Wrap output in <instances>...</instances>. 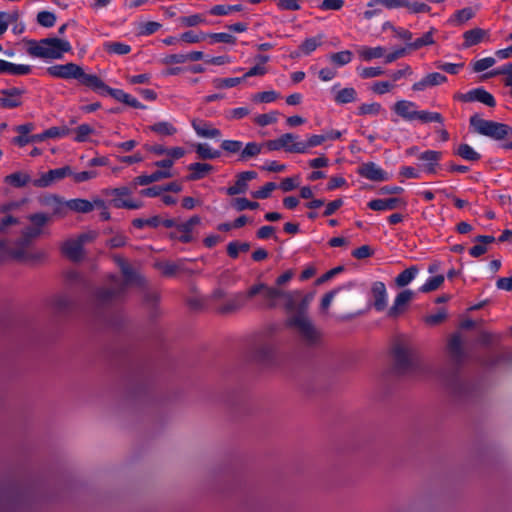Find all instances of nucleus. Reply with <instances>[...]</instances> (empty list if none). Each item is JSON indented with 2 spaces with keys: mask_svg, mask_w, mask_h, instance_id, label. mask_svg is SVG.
I'll return each instance as SVG.
<instances>
[{
  "mask_svg": "<svg viewBox=\"0 0 512 512\" xmlns=\"http://www.w3.org/2000/svg\"><path fill=\"white\" fill-rule=\"evenodd\" d=\"M172 173L170 170H157L150 175H140L134 178V185H149L151 183L160 181L162 179L171 178Z\"/></svg>",
  "mask_w": 512,
  "mask_h": 512,
  "instance_id": "28",
  "label": "nucleus"
},
{
  "mask_svg": "<svg viewBox=\"0 0 512 512\" xmlns=\"http://www.w3.org/2000/svg\"><path fill=\"white\" fill-rule=\"evenodd\" d=\"M320 45L321 36H318L305 39L299 48L304 54L309 55L311 52L316 50Z\"/></svg>",
  "mask_w": 512,
  "mask_h": 512,
  "instance_id": "61",
  "label": "nucleus"
},
{
  "mask_svg": "<svg viewBox=\"0 0 512 512\" xmlns=\"http://www.w3.org/2000/svg\"><path fill=\"white\" fill-rule=\"evenodd\" d=\"M444 276L443 275H436L432 278H430L424 285H422L419 289L422 293H429L432 291H435L439 289L442 284L444 283Z\"/></svg>",
  "mask_w": 512,
  "mask_h": 512,
  "instance_id": "50",
  "label": "nucleus"
},
{
  "mask_svg": "<svg viewBox=\"0 0 512 512\" xmlns=\"http://www.w3.org/2000/svg\"><path fill=\"white\" fill-rule=\"evenodd\" d=\"M243 82L242 77H235V78H215L213 80V85L216 89H223V88H232L240 83Z\"/></svg>",
  "mask_w": 512,
  "mask_h": 512,
  "instance_id": "52",
  "label": "nucleus"
},
{
  "mask_svg": "<svg viewBox=\"0 0 512 512\" xmlns=\"http://www.w3.org/2000/svg\"><path fill=\"white\" fill-rule=\"evenodd\" d=\"M274 357V348L272 345L264 343L255 348L254 359L261 364H269Z\"/></svg>",
  "mask_w": 512,
  "mask_h": 512,
  "instance_id": "31",
  "label": "nucleus"
},
{
  "mask_svg": "<svg viewBox=\"0 0 512 512\" xmlns=\"http://www.w3.org/2000/svg\"><path fill=\"white\" fill-rule=\"evenodd\" d=\"M474 17V11L472 8L467 7L461 10H458L453 17L449 19V23L461 26L464 23H466L468 20L472 19Z\"/></svg>",
  "mask_w": 512,
  "mask_h": 512,
  "instance_id": "44",
  "label": "nucleus"
},
{
  "mask_svg": "<svg viewBox=\"0 0 512 512\" xmlns=\"http://www.w3.org/2000/svg\"><path fill=\"white\" fill-rule=\"evenodd\" d=\"M352 56L353 54L351 51L345 50L331 54L330 60L338 66H343L351 62Z\"/></svg>",
  "mask_w": 512,
  "mask_h": 512,
  "instance_id": "59",
  "label": "nucleus"
},
{
  "mask_svg": "<svg viewBox=\"0 0 512 512\" xmlns=\"http://www.w3.org/2000/svg\"><path fill=\"white\" fill-rule=\"evenodd\" d=\"M448 387L454 400L461 403L472 402L481 394V389L478 384L459 377H453L449 381Z\"/></svg>",
  "mask_w": 512,
  "mask_h": 512,
  "instance_id": "7",
  "label": "nucleus"
},
{
  "mask_svg": "<svg viewBox=\"0 0 512 512\" xmlns=\"http://www.w3.org/2000/svg\"><path fill=\"white\" fill-rule=\"evenodd\" d=\"M512 363V351L505 350L498 354H489L485 356L481 364L484 367H495L499 364H509Z\"/></svg>",
  "mask_w": 512,
  "mask_h": 512,
  "instance_id": "24",
  "label": "nucleus"
},
{
  "mask_svg": "<svg viewBox=\"0 0 512 512\" xmlns=\"http://www.w3.org/2000/svg\"><path fill=\"white\" fill-rule=\"evenodd\" d=\"M442 157L439 151L428 150L419 155V160L427 162L425 170L428 173H436V166Z\"/></svg>",
  "mask_w": 512,
  "mask_h": 512,
  "instance_id": "32",
  "label": "nucleus"
},
{
  "mask_svg": "<svg viewBox=\"0 0 512 512\" xmlns=\"http://www.w3.org/2000/svg\"><path fill=\"white\" fill-rule=\"evenodd\" d=\"M192 126L196 133L201 137L217 138L221 135L219 129L210 127V125L203 120L194 119L192 121Z\"/></svg>",
  "mask_w": 512,
  "mask_h": 512,
  "instance_id": "30",
  "label": "nucleus"
},
{
  "mask_svg": "<svg viewBox=\"0 0 512 512\" xmlns=\"http://www.w3.org/2000/svg\"><path fill=\"white\" fill-rule=\"evenodd\" d=\"M246 299H248L247 293L246 294L238 293L232 299H230L225 304L220 306L217 309V311L219 314H222V315H228V314L235 313L244 307Z\"/></svg>",
  "mask_w": 512,
  "mask_h": 512,
  "instance_id": "23",
  "label": "nucleus"
},
{
  "mask_svg": "<svg viewBox=\"0 0 512 512\" xmlns=\"http://www.w3.org/2000/svg\"><path fill=\"white\" fill-rule=\"evenodd\" d=\"M124 281H121V284H125V289L127 286L136 285V286H144L145 279L138 274L131 266L126 268L124 271L121 272Z\"/></svg>",
  "mask_w": 512,
  "mask_h": 512,
  "instance_id": "39",
  "label": "nucleus"
},
{
  "mask_svg": "<svg viewBox=\"0 0 512 512\" xmlns=\"http://www.w3.org/2000/svg\"><path fill=\"white\" fill-rule=\"evenodd\" d=\"M356 97H357L356 90L352 87H348V88H343V89L339 90L336 93L334 100L338 104H348V103L354 102L356 100Z\"/></svg>",
  "mask_w": 512,
  "mask_h": 512,
  "instance_id": "43",
  "label": "nucleus"
},
{
  "mask_svg": "<svg viewBox=\"0 0 512 512\" xmlns=\"http://www.w3.org/2000/svg\"><path fill=\"white\" fill-rule=\"evenodd\" d=\"M256 295L263 297L266 308L273 309L277 306V300L280 299L282 295H285V291L280 288L270 287L265 283H258L251 286L247 291V298L249 299Z\"/></svg>",
  "mask_w": 512,
  "mask_h": 512,
  "instance_id": "8",
  "label": "nucleus"
},
{
  "mask_svg": "<svg viewBox=\"0 0 512 512\" xmlns=\"http://www.w3.org/2000/svg\"><path fill=\"white\" fill-rule=\"evenodd\" d=\"M455 153L468 161H478L481 158L480 154L474 151L468 144H460Z\"/></svg>",
  "mask_w": 512,
  "mask_h": 512,
  "instance_id": "46",
  "label": "nucleus"
},
{
  "mask_svg": "<svg viewBox=\"0 0 512 512\" xmlns=\"http://www.w3.org/2000/svg\"><path fill=\"white\" fill-rule=\"evenodd\" d=\"M418 271H419V269L417 266H411V267L405 269L395 278V284L398 287L407 286L415 278Z\"/></svg>",
  "mask_w": 512,
  "mask_h": 512,
  "instance_id": "41",
  "label": "nucleus"
},
{
  "mask_svg": "<svg viewBox=\"0 0 512 512\" xmlns=\"http://www.w3.org/2000/svg\"><path fill=\"white\" fill-rule=\"evenodd\" d=\"M112 286L98 288L93 295V305L96 309H106L118 303L124 293L125 284L117 276H110Z\"/></svg>",
  "mask_w": 512,
  "mask_h": 512,
  "instance_id": "5",
  "label": "nucleus"
},
{
  "mask_svg": "<svg viewBox=\"0 0 512 512\" xmlns=\"http://www.w3.org/2000/svg\"><path fill=\"white\" fill-rule=\"evenodd\" d=\"M496 63V60L493 57H487L480 60L475 61L472 64V69L475 73L482 72L490 67H492Z\"/></svg>",
  "mask_w": 512,
  "mask_h": 512,
  "instance_id": "64",
  "label": "nucleus"
},
{
  "mask_svg": "<svg viewBox=\"0 0 512 512\" xmlns=\"http://www.w3.org/2000/svg\"><path fill=\"white\" fill-rule=\"evenodd\" d=\"M28 219L32 222L33 226L25 228L23 233L31 240H34L41 234V227L50 221L51 216L45 213H35L31 214Z\"/></svg>",
  "mask_w": 512,
  "mask_h": 512,
  "instance_id": "16",
  "label": "nucleus"
},
{
  "mask_svg": "<svg viewBox=\"0 0 512 512\" xmlns=\"http://www.w3.org/2000/svg\"><path fill=\"white\" fill-rule=\"evenodd\" d=\"M23 496L10 491L0 492V512H19L22 509Z\"/></svg>",
  "mask_w": 512,
  "mask_h": 512,
  "instance_id": "12",
  "label": "nucleus"
},
{
  "mask_svg": "<svg viewBox=\"0 0 512 512\" xmlns=\"http://www.w3.org/2000/svg\"><path fill=\"white\" fill-rule=\"evenodd\" d=\"M353 286V283L349 282L345 286L338 287L337 289L331 290L330 292L326 293L321 300V309L327 310L336 294H338L339 292L343 291L346 288H352Z\"/></svg>",
  "mask_w": 512,
  "mask_h": 512,
  "instance_id": "60",
  "label": "nucleus"
},
{
  "mask_svg": "<svg viewBox=\"0 0 512 512\" xmlns=\"http://www.w3.org/2000/svg\"><path fill=\"white\" fill-rule=\"evenodd\" d=\"M257 177L255 171H244L237 175V179L233 186L227 188L226 192L230 196L245 193L248 189L247 182Z\"/></svg>",
  "mask_w": 512,
  "mask_h": 512,
  "instance_id": "19",
  "label": "nucleus"
},
{
  "mask_svg": "<svg viewBox=\"0 0 512 512\" xmlns=\"http://www.w3.org/2000/svg\"><path fill=\"white\" fill-rule=\"evenodd\" d=\"M414 107V102L400 100L394 104L393 110L398 116L402 117L403 119L412 121L415 120L416 114V110L413 109Z\"/></svg>",
  "mask_w": 512,
  "mask_h": 512,
  "instance_id": "27",
  "label": "nucleus"
},
{
  "mask_svg": "<svg viewBox=\"0 0 512 512\" xmlns=\"http://www.w3.org/2000/svg\"><path fill=\"white\" fill-rule=\"evenodd\" d=\"M104 49L108 53H115V54H119V55H125L131 51V47L129 45L120 43V42L105 43Z\"/></svg>",
  "mask_w": 512,
  "mask_h": 512,
  "instance_id": "55",
  "label": "nucleus"
},
{
  "mask_svg": "<svg viewBox=\"0 0 512 512\" xmlns=\"http://www.w3.org/2000/svg\"><path fill=\"white\" fill-rule=\"evenodd\" d=\"M27 53L32 57L46 59H60L63 53L71 51V45L68 41L56 37L41 39L39 42L29 40Z\"/></svg>",
  "mask_w": 512,
  "mask_h": 512,
  "instance_id": "2",
  "label": "nucleus"
},
{
  "mask_svg": "<svg viewBox=\"0 0 512 512\" xmlns=\"http://www.w3.org/2000/svg\"><path fill=\"white\" fill-rule=\"evenodd\" d=\"M156 267L165 277H174L181 272H186L181 262H159L156 264Z\"/></svg>",
  "mask_w": 512,
  "mask_h": 512,
  "instance_id": "34",
  "label": "nucleus"
},
{
  "mask_svg": "<svg viewBox=\"0 0 512 512\" xmlns=\"http://www.w3.org/2000/svg\"><path fill=\"white\" fill-rule=\"evenodd\" d=\"M72 175L70 166H64L57 169L49 170L43 173L40 178L33 180V185L38 188H46L52 185L54 182L62 180L66 176Z\"/></svg>",
  "mask_w": 512,
  "mask_h": 512,
  "instance_id": "11",
  "label": "nucleus"
},
{
  "mask_svg": "<svg viewBox=\"0 0 512 512\" xmlns=\"http://www.w3.org/2000/svg\"><path fill=\"white\" fill-rule=\"evenodd\" d=\"M367 206L374 211L394 210L404 208L406 202L402 198L392 197L387 199H373L368 202Z\"/></svg>",
  "mask_w": 512,
  "mask_h": 512,
  "instance_id": "20",
  "label": "nucleus"
},
{
  "mask_svg": "<svg viewBox=\"0 0 512 512\" xmlns=\"http://www.w3.org/2000/svg\"><path fill=\"white\" fill-rule=\"evenodd\" d=\"M31 181L30 175L26 172L17 171L5 176L4 182L15 188H22Z\"/></svg>",
  "mask_w": 512,
  "mask_h": 512,
  "instance_id": "37",
  "label": "nucleus"
},
{
  "mask_svg": "<svg viewBox=\"0 0 512 512\" xmlns=\"http://www.w3.org/2000/svg\"><path fill=\"white\" fill-rule=\"evenodd\" d=\"M486 35H487V31H485L481 28H474V29L464 32L463 47L469 48V47L479 44L484 39V37Z\"/></svg>",
  "mask_w": 512,
  "mask_h": 512,
  "instance_id": "33",
  "label": "nucleus"
},
{
  "mask_svg": "<svg viewBox=\"0 0 512 512\" xmlns=\"http://www.w3.org/2000/svg\"><path fill=\"white\" fill-rule=\"evenodd\" d=\"M358 174L371 181H385L389 179L387 173L373 162L362 164L358 168Z\"/></svg>",
  "mask_w": 512,
  "mask_h": 512,
  "instance_id": "21",
  "label": "nucleus"
},
{
  "mask_svg": "<svg viewBox=\"0 0 512 512\" xmlns=\"http://www.w3.org/2000/svg\"><path fill=\"white\" fill-rule=\"evenodd\" d=\"M392 371L398 376H417L429 373L416 347L404 336L397 337L391 346Z\"/></svg>",
  "mask_w": 512,
  "mask_h": 512,
  "instance_id": "1",
  "label": "nucleus"
},
{
  "mask_svg": "<svg viewBox=\"0 0 512 512\" xmlns=\"http://www.w3.org/2000/svg\"><path fill=\"white\" fill-rule=\"evenodd\" d=\"M376 4H381V5L385 6L388 9H393V8H399V7L408 6L409 5V1L408 0H371L368 3V6L369 7H373Z\"/></svg>",
  "mask_w": 512,
  "mask_h": 512,
  "instance_id": "58",
  "label": "nucleus"
},
{
  "mask_svg": "<svg viewBox=\"0 0 512 512\" xmlns=\"http://www.w3.org/2000/svg\"><path fill=\"white\" fill-rule=\"evenodd\" d=\"M326 140L327 137L324 135H312L306 142L294 143L292 150L296 151L297 153H306L309 148L321 145Z\"/></svg>",
  "mask_w": 512,
  "mask_h": 512,
  "instance_id": "35",
  "label": "nucleus"
},
{
  "mask_svg": "<svg viewBox=\"0 0 512 512\" xmlns=\"http://www.w3.org/2000/svg\"><path fill=\"white\" fill-rule=\"evenodd\" d=\"M92 90L99 92L100 94H108L115 100L126 103L129 99V94L125 93L121 89H114L106 85L98 76H96V80L92 85Z\"/></svg>",
  "mask_w": 512,
  "mask_h": 512,
  "instance_id": "17",
  "label": "nucleus"
},
{
  "mask_svg": "<svg viewBox=\"0 0 512 512\" xmlns=\"http://www.w3.org/2000/svg\"><path fill=\"white\" fill-rule=\"evenodd\" d=\"M434 43L432 31H428L422 37L416 39L414 42L408 43L407 47L411 50H418L423 46L432 45Z\"/></svg>",
  "mask_w": 512,
  "mask_h": 512,
  "instance_id": "57",
  "label": "nucleus"
},
{
  "mask_svg": "<svg viewBox=\"0 0 512 512\" xmlns=\"http://www.w3.org/2000/svg\"><path fill=\"white\" fill-rule=\"evenodd\" d=\"M37 22L43 27H52L56 22V15L49 11H41L37 14Z\"/></svg>",
  "mask_w": 512,
  "mask_h": 512,
  "instance_id": "63",
  "label": "nucleus"
},
{
  "mask_svg": "<svg viewBox=\"0 0 512 512\" xmlns=\"http://www.w3.org/2000/svg\"><path fill=\"white\" fill-rule=\"evenodd\" d=\"M32 72L30 65L14 64L0 59V73H8L15 76L28 75Z\"/></svg>",
  "mask_w": 512,
  "mask_h": 512,
  "instance_id": "25",
  "label": "nucleus"
},
{
  "mask_svg": "<svg viewBox=\"0 0 512 512\" xmlns=\"http://www.w3.org/2000/svg\"><path fill=\"white\" fill-rule=\"evenodd\" d=\"M286 326L296 330L301 341L309 347L321 342V331L314 325L307 315H292L286 320Z\"/></svg>",
  "mask_w": 512,
  "mask_h": 512,
  "instance_id": "3",
  "label": "nucleus"
},
{
  "mask_svg": "<svg viewBox=\"0 0 512 512\" xmlns=\"http://www.w3.org/2000/svg\"><path fill=\"white\" fill-rule=\"evenodd\" d=\"M231 206L236 209L237 211H243V210H246V209H257L259 207V203L258 202H252V201H249L247 198H241V197H238V198H234L232 201H231Z\"/></svg>",
  "mask_w": 512,
  "mask_h": 512,
  "instance_id": "51",
  "label": "nucleus"
},
{
  "mask_svg": "<svg viewBox=\"0 0 512 512\" xmlns=\"http://www.w3.org/2000/svg\"><path fill=\"white\" fill-rule=\"evenodd\" d=\"M54 306L57 309V311H59L61 313H65V312L70 311L73 308L74 302L72 301V299L69 296L60 295V296L56 297V299L54 301Z\"/></svg>",
  "mask_w": 512,
  "mask_h": 512,
  "instance_id": "54",
  "label": "nucleus"
},
{
  "mask_svg": "<svg viewBox=\"0 0 512 512\" xmlns=\"http://www.w3.org/2000/svg\"><path fill=\"white\" fill-rule=\"evenodd\" d=\"M372 295L374 298V307L377 311H383L386 308V287L383 282H375L372 286Z\"/></svg>",
  "mask_w": 512,
  "mask_h": 512,
  "instance_id": "29",
  "label": "nucleus"
},
{
  "mask_svg": "<svg viewBox=\"0 0 512 512\" xmlns=\"http://www.w3.org/2000/svg\"><path fill=\"white\" fill-rule=\"evenodd\" d=\"M359 53H360V56L363 58V60L370 61L374 58H380V57L384 56L385 49L380 46L373 47V48H364Z\"/></svg>",
  "mask_w": 512,
  "mask_h": 512,
  "instance_id": "56",
  "label": "nucleus"
},
{
  "mask_svg": "<svg viewBox=\"0 0 512 512\" xmlns=\"http://www.w3.org/2000/svg\"><path fill=\"white\" fill-rule=\"evenodd\" d=\"M8 254L15 260H38L42 259L45 256L44 252H37V253H27L26 248L18 246L15 248H11L8 251Z\"/></svg>",
  "mask_w": 512,
  "mask_h": 512,
  "instance_id": "36",
  "label": "nucleus"
},
{
  "mask_svg": "<svg viewBox=\"0 0 512 512\" xmlns=\"http://www.w3.org/2000/svg\"><path fill=\"white\" fill-rule=\"evenodd\" d=\"M454 99L468 103V102H480L488 107H495L496 101L491 93L483 88H476L468 91L467 93H456Z\"/></svg>",
  "mask_w": 512,
  "mask_h": 512,
  "instance_id": "10",
  "label": "nucleus"
},
{
  "mask_svg": "<svg viewBox=\"0 0 512 512\" xmlns=\"http://www.w3.org/2000/svg\"><path fill=\"white\" fill-rule=\"evenodd\" d=\"M470 125L477 133L490 137L496 141L512 137L511 126L492 120L482 119L478 114L470 117Z\"/></svg>",
  "mask_w": 512,
  "mask_h": 512,
  "instance_id": "4",
  "label": "nucleus"
},
{
  "mask_svg": "<svg viewBox=\"0 0 512 512\" xmlns=\"http://www.w3.org/2000/svg\"><path fill=\"white\" fill-rule=\"evenodd\" d=\"M497 75H507L504 84L505 86L512 87V63H509L501 69L490 71L483 75L484 79L491 78Z\"/></svg>",
  "mask_w": 512,
  "mask_h": 512,
  "instance_id": "45",
  "label": "nucleus"
},
{
  "mask_svg": "<svg viewBox=\"0 0 512 512\" xmlns=\"http://www.w3.org/2000/svg\"><path fill=\"white\" fill-rule=\"evenodd\" d=\"M242 10H243V6L241 4L216 5L210 10V13L212 15L223 16V15L229 14L230 12H240Z\"/></svg>",
  "mask_w": 512,
  "mask_h": 512,
  "instance_id": "53",
  "label": "nucleus"
},
{
  "mask_svg": "<svg viewBox=\"0 0 512 512\" xmlns=\"http://www.w3.org/2000/svg\"><path fill=\"white\" fill-rule=\"evenodd\" d=\"M66 207L78 213H88L94 209V204L86 199H72L66 202Z\"/></svg>",
  "mask_w": 512,
  "mask_h": 512,
  "instance_id": "40",
  "label": "nucleus"
},
{
  "mask_svg": "<svg viewBox=\"0 0 512 512\" xmlns=\"http://www.w3.org/2000/svg\"><path fill=\"white\" fill-rule=\"evenodd\" d=\"M61 252L73 262H80L84 258V248L77 238L65 241L61 246Z\"/></svg>",
  "mask_w": 512,
  "mask_h": 512,
  "instance_id": "15",
  "label": "nucleus"
},
{
  "mask_svg": "<svg viewBox=\"0 0 512 512\" xmlns=\"http://www.w3.org/2000/svg\"><path fill=\"white\" fill-rule=\"evenodd\" d=\"M153 132L162 135H173L176 133V128L168 122H158L150 127Z\"/></svg>",
  "mask_w": 512,
  "mask_h": 512,
  "instance_id": "62",
  "label": "nucleus"
},
{
  "mask_svg": "<svg viewBox=\"0 0 512 512\" xmlns=\"http://www.w3.org/2000/svg\"><path fill=\"white\" fill-rule=\"evenodd\" d=\"M15 130L20 134L19 136L13 138V143L23 147L27 144L31 143L30 136L28 134L34 130V124L33 123H25L22 125H19L15 128Z\"/></svg>",
  "mask_w": 512,
  "mask_h": 512,
  "instance_id": "38",
  "label": "nucleus"
},
{
  "mask_svg": "<svg viewBox=\"0 0 512 512\" xmlns=\"http://www.w3.org/2000/svg\"><path fill=\"white\" fill-rule=\"evenodd\" d=\"M415 119L420 120L423 123H429V122H437L440 124H443V117L438 112H429V111H416Z\"/></svg>",
  "mask_w": 512,
  "mask_h": 512,
  "instance_id": "48",
  "label": "nucleus"
},
{
  "mask_svg": "<svg viewBox=\"0 0 512 512\" xmlns=\"http://www.w3.org/2000/svg\"><path fill=\"white\" fill-rule=\"evenodd\" d=\"M414 292L406 289L400 292L394 301L392 307L388 310V316L391 318H397L402 312L405 311L406 306L413 299Z\"/></svg>",
  "mask_w": 512,
  "mask_h": 512,
  "instance_id": "18",
  "label": "nucleus"
},
{
  "mask_svg": "<svg viewBox=\"0 0 512 512\" xmlns=\"http://www.w3.org/2000/svg\"><path fill=\"white\" fill-rule=\"evenodd\" d=\"M263 146V144H259L256 142L247 143L246 146L240 152L239 160L247 161L250 158L258 156L261 153Z\"/></svg>",
  "mask_w": 512,
  "mask_h": 512,
  "instance_id": "42",
  "label": "nucleus"
},
{
  "mask_svg": "<svg viewBox=\"0 0 512 512\" xmlns=\"http://www.w3.org/2000/svg\"><path fill=\"white\" fill-rule=\"evenodd\" d=\"M47 73L52 77L62 79H77L82 85L92 88L96 76L94 74H87L81 66L75 63H66L53 65L47 68Z\"/></svg>",
  "mask_w": 512,
  "mask_h": 512,
  "instance_id": "6",
  "label": "nucleus"
},
{
  "mask_svg": "<svg viewBox=\"0 0 512 512\" xmlns=\"http://www.w3.org/2000/svg\"><path fill=\"white\" fill-rule=\"evenodd\" d=\"M447 81V77L438 72L427 74L424 78H422L419 82H416L412 85V90L414 91H423L428 87L438 86Z\"/></svg>",
  "mask_w": 512,
  "mask_h": 512,
  "instance_id": "22",
  "label": "nucleus"
},
{
  "mask_svg": "<svg viewBox=\"0 0 512 512\" xmlns=\"http://www.w3.org/2000/svg\"><path fill=\"white\" fill-rule=\"evenodd\" d=\"M2 97H0V107L13 109L22 105L21 96L25 93V89L22 88H8L0 91Z\"/></svg>",
  "mask_w": 512,
  "mask_h": 512,
  "instance_id": "13",
  "label": "nucleus"
},
{
  "mask_svg": "<svg viewBox=\"0 0 512 512\" xmlns=\"http://www.w3.org/2000/svg\"><path fill=\"white\" fill-rule=\"evenodd\" d=\"M447 350L450 364L453 368L458 369L467 358V353L463 348L461 335L459 333H455L450 337Z\"/></svg>",
  "mask_w": 512,
  "mask_h": 512,
  "instance_id": "9",
  "label": "nucleus"
},
{
  "mask_svg": "<svg viewBox=\"0 0 512 512\" xmlns=\"http://www.w3.org/2000/svg\"><path fill=\"white\" fill-rule=\"evenodd\" d=\"M301 296L300 291L287 292L285 291V295H282L281 298L285 299V309L288 312H296L297 313V299Z\"/></svg>",
  "mask_w": 512,
  "mask_h": 512,
  "instance_id": "49",
  "label": "nucleus"
},
{
  "mask_svg": "<svg viewBox=\"0 0 512 512\" xmlns=\"http://www.w3.org/2000/svg\"><path fill=\"white\" fill-rule=\"evenodd\" d=\"M195 147L198 157L203 160L216 159L221 155L220 151L210 149L207 144L199 143Z\"/></svg>",
  "mask_w": 512,
  "mask_h": 512,
  "instance_id": "47",
  "label": "nucleus"
},
{
  "mask_svg": "<svg viewBox=\"0 0 512 512\" xmlns=\"http://www.w3.org/2000/svg\"><path fill=\"white\" fill-rule=\"evenodd\" d=\"M214 167L208 163L196 162L192 163L188 166V170L191 171L189 175L186 176L187 181H196L205 177L206 174L213 171Z\"/></svg>",
  "mask_w": 512,
  "mask_h": 512,
  "instance_id": "26",
  "label": "nucleus"
},
{
  "mask_svg": "<svg viewBox=\"0 0 512 512\" xmlns=\"http://www.w3.org/2000/svg\"><path fill=\"white\" fill-rule=\"evenodd\" d=\"M298 137L293 133H285L281 135L277 139L268 140L263 145L269 150V151H276L280 149H284L288 153H297L292 147L294 146V143H297L296 139Z\"/></svg>",
  "mask_w": 512,
  "mask_h": 512,
  "instance_id": "14",
  "label": "nucleus"
}]
</instances>
